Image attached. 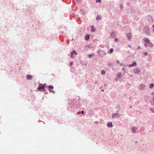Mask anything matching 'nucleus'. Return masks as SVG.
<instances>
[{
    "label": "nucleus",
    "instance_id": "nucleus-1",
    "mask_svg": "<svg viewBox=\"0 0 154 154\" xmlns=\"http://www.w3.org/2000/svg\"><path fill=\"white\" fill-rule=\"evenodd\" d=\"M143 40L145 42L144 45L145 47H149L151 48L153 47V44L150 42L149 40L147 38H144Z\"/></svg>",
    "mask_w": 154,
    "mask_h": 154
},
{
    "label": "nucleus",
    "instance_id": "nucleus-2",
    "mask_svg": "<svg viewBox=\"0 0 154 154\" xmlns=\"http://www.w3.org/2000/svg\"><path fill=\"white\" fill-rule=\"evenodd\" d=\"M143 31L146 35H150L149 29L148 27H145L144 28Z\"/></svg>",
    "mask_w": 154,
    "mask_h": 154
},
{
    "label": "nucleus",
    "instance_id": "nucleus-3",
    "mask_svg": "<svg viewBox=\"0 0 154 154\" xmlns=\"http://www.w3.org/2000/svg\"><path fill=\"white\" fill-rule=\"evenodd\" d=\"M146 85L144 84L141 83L138 86V88L140 90H143L146 88Z\"/></svg>",
    "mask_w": 154,
    "mask_h": 154
},
{
    "label": "nucleus",
    "instance_id": "nucleus-4",
    "mask_svg": "<svg viewBox=\"0 0 154 154\" xmlns=\"http://www.w3.org/2000/svg\"><path fill=\"white\" fill-rule=\"evenodd\" d=\"M133 72L135 74H138L140 72V70L138 68H136L133 70Z\"/></svg>",
    "mask_w": 154,
    "mask_h": 154
},
{
    "label": "nucleus",
    "instance_id": "nucleus-5",
    "mask_svg": "<svg viewBox=\"0 0 154 154\" xmlns=\"http://www.w3.org/2000/svg\"><path fill=\"white\" fill-rule=\"evenodd\" d=\"M120 116L117 113H112V114L111 117L112 119H113L115 117L119 118Z\"/></svg>",
    "mask_w": 154,
    "mask_h": 154
},
{
    "label": "nucleus",
    "instance_id": "nucleus-6",
    "mask_svg": "<svg viewBox=\"0 0 154 154\" xmlns=\"http://www.w3.org/2000/svg\"><path fill=\"white\" fill-rule=\"evenodd\" d=\"M77 54V53L76 52V51H72L71 53V57L72 58H73V57H74V55H76Z\"/></svg>",
    "mask_w": 154,
    "mask_h": 154
},
{
    "label": "nucleus",
    "instance_id": "nucleus-7",
    "mask_svg": "<svg viewBox=\"0 0 154 154\" xmlns=\"http://www.w3.org/2000/svg\"><path fill=\"white\" fill-rule=\"evenodd\" d=\"M137 128L136 127H133L131 128V130L132 132L133 133H135L136 132V131L137 130Z\"/></svg>",
    "mask_w": 154,
    "mask_h": 154
},
{
    "label": "nucleus",
    "instance_id": "nucleus-8",
    "mask_svg": "<svg viewBox=\"0 0 154 154\" xmlns=\"http://www.w3.org/2000/svg\"><path fill=\"white\" fill-rule=\"evenodd\" d=\"M137 66V63L136 62H133L132 64H129L128 66L130 67H133L134 66Z\"/></svg>",
    "mask_w": 154,
    "mask_h": 154
},
{
    "label": "nucleus",
    "instance_id": "nucleus-9",
    "mask_svg": "<svg viewBox=\"0 0 154 154\" xmlns=\"http://www.w3.org/2000/svg\"><path fill=\"white\" fill-rule=\"evenodd\" d=\"M126 36L128 39L129 40H130L132 37V34L131 33H129L126 34Z\"/></svg>",
    "mask_w": 154,
    "mask_h": 154
},
{
    "label": "nucleus",
    "instance_id": "nucleus-10",
    "mask_svg": "<svg viewBox=\"0 0 154 154\" xmlns=\"http://www.w3.org/2000/svg\"><path fill=\"white\" fill-rule=\"evenodd\" d=\"M48 88L49 89V91H50V92H52L54 94H55V92L53 90H51V89H53V88H54L52 86V85H50V86H48Z\"/></svg>",
    "mask_w": 154,
    "mask_h": 154
},
{
    "label": "nucleus",
    "instance_id": "nucleus-11",
    "mask_svg": "<svg viewBox=\"0 0 154 154\" xmlns=\"http://www.w3.org/2000/svg\"><path fill=\"white\" fill-rule=\"evenodd\" d=\"M45 85H46L45 84H44L42 86L39 85L38 88V90L39 91H40L41 89L44 90Z\"/></svg>",
    "mask_w": 154,
    "mask_h": 154
},
{
    "label": "nucleus",
    "instance_id": "nucleus-12",
    "mask_svg": "<svg viewBox=\"0 0 154 154\" xmlns=\"http://www.w3.org/2000/svg\"><path fill=\"white\" fill-rule=\"evenodd\" d=\"M107 126L109 128L112 127H113V125L112 122H110L108 123L107 124Z\"/></svg>",
    "mask_w": 154,
    "mask_h": 154
},
{
    "label": "nucleus",
    "instance_id": "nucleus-13",
    "mask_svg": "<svg viewBox=\"0 0 154 154\" xmlns=\"http://www.w3.org/2000/svg\"><path fill=\"white\" fill-rule=\"evenodd\" d=\"M91 32H94L96 31V29L94 27V26L92 25L91 26Z\"/></svg>",
    "mask_w": 154,
    "mask_h": 154
},
{
    "label": "nucleus",
    "instance_id": "nucleus-14",
    "mask_svg": "<svg viewBox=\"0 0 154 154\" xmlns=\"http://www.w3.org/2000/svg\"><path fill=\"white\" fill-rule=\"evenodd\" d=\"M32 76L30 75H27V79L28 80H31L32 79Z\"/></svg>",
    "mask_w": 154,
    "mask_h": 154
},
{
    "label": "nucleus",
    "instance_id": "nucleus-15",
    "mask_svg": "<svg viewBox=\"0 0 154 154\" xmlns=\"http://www.w3.org/2000/svg\"><path fill=\"white\" fill-rule=\"evenodd\" d=\"M115 34L114 33L112 32L110 34V37L111 38H113L115 37Z\"/></svg>",
    "mask_w": 154,
    "mask_h": 154
},
{
    "label": "nucleus",
    "instance_id": "nucleus-16",
    "mask_svg": "<svg viewBox=\"0 0 154 154\" xmlns=\"http://www.w3.org/2000/svg\"><path fill=\"white\" fill-rule=\"evenodd\" d=\"M122 75L121 73H119L117 75V77L118 78V79H119L121 77Z\"/></svg>",
    "mask_w": 154,
    "mask_h": 154
},
{
    "label": "nucleus",
    "instance_id": "nucleus-17",
    "mask_svg": "<svg viewBox=\"0 0 154 154\" xmlns=\"http://www.w3.org/2000/svg\"><path fill=\"white\" fill-rule=\"evenodd\" d=\"M113 49L112 48H111L109 51L108 52V53L111 54L113 53Z\"/></svg>",
    "mask_w": 154,
    "mask_h": 154
},
{
    "label": "nucleus",
    "instance_id": "nucleus-18",
    "mask_svg": "<svg viewBox=\"0 0 154 154\" xmlns=\"http://www.w3.org/2000/svg\"><path fill=\"white\" fill-rule=\"evenodd\" d=\"M154 87V84L153 83L150 84L149 85V88L150 89H152Z\"/></svg>",
    "mask_w": 154,
    "mask_h": 154
},
{
    "label": "nucleus",
    "instance_id": "nucleus-19",
    "mask_svg": "<svg viewBox=\"0 0 154 154\" xmlns=\"http://www.w3.org/2000/svg\"><path fill=\"white\" fill-rule=\"evenodd\" d=\"M149 110L154 114V108H151L149 109Z\"/></svg>",
    "mask_w": 154,
    "mask_h": 154
},
{
    "label": "nucleus",
    "instance_id": "nucleus-20",
    "mask_svg": "<svg viewBox=\"0 0 154 154\" xmlns=\"http://www.w3.org/2000/svg\"><path fill=\"white\" fill-rule=\"evenodd\" d=\"M106 73L105 71L104 70H102L101 71V74L103 75H105Z\"/></svg>",
    "mask_w": 154,
    "mask_h": 154
},
{
    "label": "nucleus",
    "instance_id": "nucleus-21",
    "mask_svg": "<svg viewBox=\"0 0 154 154\" xmlns=\"http://www.w3.org/2000/svg\"><path fill=\"white\" fill-rule=\"evenodd\" d=\"M151 104L152 106H154V97L152 98V100L151 101Z\"/></svg>",
    "mask_w": 154,
    "mask_h": 154
},
{
    "label": "nucleus",
    "instance_id": "nucleus-22",
    "mask_svg": "<svg viewBox=\"0 0 154 154\" xmlns=\"http://www.w3.org/2000/svg\"><path fill=\"white\" fill-rule=\"evenodd\" d=\"M89 38V36L88 35H86L85 37V39L86 40H88Z\"/></svg>",
    "mask_w": 154,
    "mask_h": 154
},
{
    "label": "nucleus",
    "instance_id": "nucleus-23",
    "mask_svg": "<svg viewBox=\"0 0 154 154\" xmlns=\"http://www.w3.org/2000/svg\"><path fill=\"white\" fill-rule=\"evenodd\" d=\"M94 56V54H90L88 55V57L89 58H91Z\"/></svg>",
    "mask_w": 154,
    "mask_h": 154
},
{
    "label": "nucleus",
    "instance_id": "nucleus-24",
    "mask_svg": "<svg viewBox=\"0 0 154 154\" xmlns=\"http://www.w3.org/2000/svg\"><path fill=\"white\" fill-rule=\"evenodd\" d=\"M143 53L144 55L145 56H147V52H144Z\"/></svg>",
    "mask_w": 154,
    "mask_h": 154
},
{
    "label": "nucleus",
    "instance_id": "nucleus-25",
    "mask_svg": "<svg viewBox=\"0 0 154 154\" xmlns=\"http://www.w3.org/2000/svg\"><path fill=\"white\" fill-rule=\"evenodd\" d=\"M96 3L100 2H101V0H96Z\"/></svg>",
    "mask_w": 154,
    "mask_h": 154
},
{
    "label": "nucleus",
    "instance_id": "nucleus-26",
    "mask_svg": "<svg viewBox=\"0 0 154 154\" xmlns=\"http://www.w3.org/2000/svg\"><path fill=\"white\" fill-rule=\"evenodd\" d=\"M152 32H153L154 33V24L152 25Z\"/></svg>",
    "mask_w": 154,
    "mask_h": 154
},
{
    "label": "nucleus",
    "instance_id": "nucleus-27",
    "mask_svg": "<svg viewBox=\"0 0 154 154\" xmlns=\"http://www.w3.org/2000/svg\"><path fill=\"white\" fill-rule=\"evenodd\" d=\"M118 41V39L116 38H115V39H114V42H117Z\"/></svg>",
    "mask_w": 154,
    "mask_h": 154
},
{
    "label": "nucleus",
    "instance_id": "nucleus-28",
    "mask_svg": "<svg viewBox=\"0 0 154 154\" xmlns=\"http://www.w3.org/2000/svg\"><path fill=\"white\" fill-rule=\"evenodd\" d=\"M151 95L152 96H154V92L152 91L151 93Z\"/></svg>",
    "mask_w": 154,
    "mask_h": 154
},
{
    "label": "nucleus",
    "instance_id": "nucleus-29",
    "mask_svg": "<svg viewBox=\"0 0 154 154\" xmlns=\"http://www.w3.org/2000/svg\"><path fill=\"white\" fill-rule=\"evenodd\" d=\"M96 19L97 20H99L100 19V17H99L98 16H97V18H96Z\"/></svg>",
    "mask_w": 154,
    "mask_h": 154
},
{
    "label": "nucleus",
    "instance_id": "nucleus-30",
    "mask_svg": "<svg viewBox=\"0 0 154 154\" xmlns=\"http://www.w3.org/2000/svg\"><path fill=\"white\" fill-rule=\"evenodd\" d=\"M84 111L82 110V111H81V113L82 114H84Z\"/></svg>",
    "mask_w": 154,
    "mask_h": 154
},
{
    "label": "nucleus",
    "instance_id": "nucleus-31",
    "mask_svg": "<svg viewBox=\"0 0 154 154\" xmlns=\"http://www.w3.org/2000/svg\"><path fill=\"white\" fill-rule=\"evenodd\" d=\"M76 1L77 2H81L80 0H76Z\"/></svg>",
    "mask_w": 154,
    "mask_h": 154
},
{
    "label": "nucleus",
    "instance_id": "nucleus-32",
    "mask_svg": "<svg viewBox=\"0 0 154 154\" xmlns=\"http://www.w3.org/2000/svg\"><path fill=\"white\" fill-rule=\"evenodd\" d=\"M119 79H118V78L117 77L115 79V80L117 82L119 80Z\"/></svg>",
    "mask_w": 154,
    "mask_h": 154
},
{
    "label": "nucleus",
    "instance_id": "nucleus-33",
    "mask_svg": "<svg viewBox=\"0 0 154 154\" xmlns=\"http://www.w3.org/2000/svg\"><path fill=\"white\" fill-rule=\"evenodd\" d=\"M122 70H123V71H125V68L124 67H123V68H122Z\"/></svg>",
    "mask_w": 154,
    "mask_h": 154
},
{
    "label": "nucleus",
    "instance_id": "nucleus-34",
    "mask_svg": "<svg viewBox=\"0 0 154 154\" xmlns=\"http://www.w3.org/2000/svg\"><path fill=\"white\" fill-rule=\"evenodd\" d=\"M120 8L122 9L123 8V6L122 5L120 6Z\"/></svg>",
    "mask_w": 154,
    "mask_h": 154
},
{
    "label": "nucleus",
    "instance_id": "nucleus-35",
    "mask_svg": "<svg viewBox=\"0 0 154 154\" xmlns=\"http://www.w3.org/2000/svg\"><path fill=\"white\" fill-rule=\"evenodd\" d=\"M81 113V112H79L78 113H77V114H79L80 113Z\"/></svg>",
    "mask_w": 154,
    "mask_h": 154
},
{
    "label": "nucleus",
    "instance_id": "nucleus-36",
    "mask_svg": "<svg viewBox=\"0 0 154 154\" xmlns=\"http://www.w3.org/2000/svg\"><path fill=\"white\" fill-rule=\"evenodd\" d=\"M137 48L138 49H140V46H138Z\"/></svg>",
    "mask_w": 154,
    "mask_h": 154
},
{
    "label": "nucleus",
    "instance_id": "nucleus-37",
    "mask_svg": "<svg viewBox=\"0 0 154 154\" xmlns=\"http://www.w3.org/2000/svg\"><path fill=\"white\" fill-rule=\"evenodd\" d=\"M116 62L118 63H119V61L118 60L116 61Z\"/></svg>",
    "mask_w": 154,
    "mask_h": 154
},
{
    "label": "nucleus",
    "instance_id": "nucleus-38",
    "mask_svg": "<svg viewBox=\"0 0 154 154\" xmlns=\"http://www.w3.org/2000/svg\"><path fill=\"white\" fill-rule=\"evenodd\" d=\"M72 64H73V62H71L70 63V65H72Z\"/></svg>",
    "mask_w": 154,
    "mask_h": 154
},
{
    "label": "nucleus",
    "instance_id": "nucleus-39",
    "mask_svg": "<svg viewBox=\"0 0 154 154\" xmlns=\"http://www.w3.org/2000/svg\"><path fill=\"white\" fill-rule=\"evenodd\" d=\"M120 65L121 66H122L123 65V64H122V63H120Z\"/></svg>",
    "mask_w": 154,
    "mask_h": 154
},
{
    "label": "nucleus",
    "instance_id": "nucleus-40",
    "mask_svg": "<svg viewBox=\"0 0 154 154\" xmlns=\"http://www.w3.org/2000/svg\"><path fill=\"white\" fill-rule=\"evenodd\" d=\"M128 47H129V48H131V46H130V45H128Z\"/></svg>",
    "mask_w": 154,
    "mask_h": 154
},
{
    "label": "nucleus",
    "instance_id": "nucleus-41",
    "mask_svg": "<svg viewBox=\"0 0 154 154\" xmlns=\"http://www.w3.org/2000/svg\"><path fill=\"white\" fill-rule=\"evenodd\" d=\"M101 52L102 53H104V52L103 51H101Z\"/></svg>",
    "mask_w": 154,
    "mask_h": 154
},
{
    "label": "nucleus",
    "instance_id": "nucleus-42",
    "mask_svg": "<svg viewBox=\"0 0 154 154\" xmlns=\"http://www.w3.org/2000/svg\"><path fill=\"white\" fill-rule=\"evenodd\" d=\"M102 91H103V90H102Z\"/></svg>",
    "mask_w": 154,
    "mask_h": 154
}]
</instances>
